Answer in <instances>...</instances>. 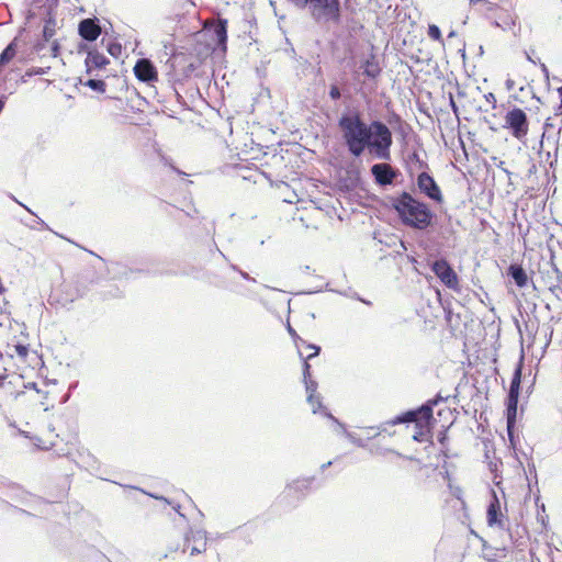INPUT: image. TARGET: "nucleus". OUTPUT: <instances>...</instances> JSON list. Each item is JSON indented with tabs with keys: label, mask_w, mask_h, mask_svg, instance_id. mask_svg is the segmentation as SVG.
Here are the masks:
<instances>
[{
	"label": "nucleus",
	"mask_w": 562,
	"mask_h": 562,
	"mask_svg": "<svg viewBox=\"0 0 562 562\" xmlns=\"http://www.w3.org/2000/svg\"><path fill=\"white\" fill-rule=\"evenodd\" d=\"M337 127L344 145L352 157L359 158L368 151L375 159H391L393 135L382 121L373 120L367 123L359 109L347 108L340 114Z\"/></svg>",
	"instance_id": "obj_1"
},
{
	"label": "nucleus",
	"mask_w": 562,
	"mask_h": 562,
	"mask_svg": "<svg viewBox=\"0 0 562 562\" xmlns=\"http://www.w3.org/2000/svg\"><path fill=\"white\" fill-rule=\"evenodd\" d=\"M390 205L397 213L402 224L407 227L425 231L432 223L434 213L428 205L406 191L390 196Z\"/></svg>",
	"instance_id": "obj_2"
},
{
	"label": "nucleus",
	"mask_w": 562,
	"mask_h": 562,
	"mask_svg": "<svg viewBox=\"0 0 562 562\" xmlns=\"http://www.w3.org/2000/svg\"><path fill=\"white\" fill-rule=\"evenodd\" d=\"M299 10H306L318 25L339 24L341 21L340 0H286Z\"/></svg>",
	"instance_id": "obj_3"
},
{
	"label": "nucleus",
	"mask_w": 562,
	"mask_h": 562,
	"mask_svg": "<svg viewBox=\"0 0 562 562\" xmlns=\"http://www.w3.org/2000/svg\"><path fill=\"white\" fill-rule=\"evenodd\" d=\"M307 348L313 349L314 351L305 358L303 357L302 352H300V357L303 359V381L307 393V402L312 405L313 413L317 414L324 408V406L322 404L321 396L316 394L317 382L311 378V366L308 360L316 357L319 353L321 348L312 344H308Z\"/></svg>",
	"instance_id": "obj_4"
},
{
	"label": "nucleus",
	"mask_w": 562,
	"mask_h": 562,
	"mask_svg": "<svg viewBox=\"0 0 562 562\" xmlns=\"http://www.w3.org/2000/svg\"><path fill=\"white\" fill-rule=\"evenodd\" d=\"M521 383V364H518L514 371L510 386L507 395L506 403V418H507V430L509 436L512 435V428L516 423L517 405L519 397V390Z\"/></svg>",
	"instance_id": "obj_5"
},
{
	"label": "nucleus",
	"mask_w": 562,
	"mask_h": 562,
	"mask_svg": "<svg viewBox=\"0 0 562 562\" xmlns=\"http://www.w3.org/2000/svg\"><path fill=\"white\" fill-rule=\"evenodd\" d=\"M439 400H441L440 396L436 400L429 401L416 411H408L396 416L395 419L392 420V424L415 423L416 427L423 428L432 418V406L436 405Z\"/></svg>",
	"instance_id": "obj_6"
},
{
	"label": "nucleus",
	"mask_w": 562,
	"mask_h": 562,
	"mask_svg": "<svg viewBox=\"0 0 562 562\" xmlns=\"http://www.w3.org/2000/svg\"><path fill=\"white\" fill-rule=\"evenodd\" d=\"M512 132V135L518 139L525 137L528 133V119L526 113L519 109L514 108L505 115V125Z\"/></svg>",
	"instance_id": "obj_7"
},
{
	"label": "nucleus",
	"mask_w": 562,
	"mask_h": 562,
	"mask_svg": "<svg viewBox=\"0 0 562 562\" xmlns=\"http://www.w3.org/2000/svg\"><path fill=\"white\" fill-rule=\"evenodd\" d=\"M431 270L447 288L451 290H458V274L446 259L435 260L431 263Z\"/></svg>",
	"instance_id": "obj_8"
},
{
	"label": "nucleus",
	"mask_w": 562,
	"mask_h": 562,
	"mask_svg": "<svg viewBox=\"0 0 562 562\" xmlns=\"http://www.w3.org/2000/svg\"><path fill=\"white\" fill-rule=\"evenodd\" d=\"M371 175L374 182L380 187L392 186L397 177L401 175L400 170L392 167L387 162L374 164L371 169Z\"/></svg>",
	"instance_id": "obj_9"
},
{
	"label": "nucleus",
	"mask_w": 562,
	"mask_h": 562,
	"mask_svg": "<svg viewBox=\"0 0 562 562\" xmlns=\"http://www.w3.org/2000/svg\"><path fill=\"white\" fill-rule=\"evenodd\" d=\"M492 499L487 506L486 519L490 527L506 529L507 519L502 513L499 499L495 491H491Z\"/></svg>",
	"instance_id": "obj_10"
},
{
	"label": "nucleus",
	"mask_w": 562,
	"mask_h": 562,
	"mask_svg": "<svg viewBox=\"0 0 562 562\" xmlns=\"http://www.w3.org/2000/svg\"><path fill=\"white\" fill-rule=\"evenodd\" d=\"M417 186L422 193L436 202L442 201L440 188L435 179L427 172H422L417 177Z\"/></svg>",
	"instance_id": "obj_11"
},
{
	"label": "nucleus",
	"mask_w": 562,
	"mask_h": 562,
	"mask_svg": "<svg viewBox=\"0 0 562 562\" xmlns=\"http://www.w3.org/2000/svg\"><path fill=\"white\" fill-rule=\"evenodd\" d=\"M135 77L143 82H154L158 79V74L154 64L147 58H140L134 66Z\"/></svg>",
	"instance_id": "obj_12"
},
{
	"label": "nucleus",
	"mask_w": 562,
	"mask_h": 562,
	"mask_svg": "<svg viewBox=\"0 0 562 562\" xmlns=\"http://www.w3.org/2000/svg\"><path fill=\"white\" fill-rule=\"evenodd\" d=\"M78 34L87 42H94L101 34L100 22L97 18H87L79 22Z\"/></svg>",
	"instance_id": "obj_13"
},
{
	"label": "nucleus",
	"mask_w": 562,
	"mask_h": 562,
	"mask_svg": "<svg viewBox=\"0 0 562 562\" xmlns=\"http://www.w3.org/2000/svg\"><path fill=\"white\" fill-rule=\"evenodd\" d=\"M186 542L193 541L195 544L191 548V555H196L206 550V531L205 530H196L186 533L184 537Z\"/></svg>",
	"instance_id": "obj_14"
},
{
	"label": "nucleus",
	"mask_w": 562,
	"mask_h": 562,
	"mask_svg": "<svg viewBox=\"0 0 562 562\" xmlns=\"http://www.w3.org/2000/svg\"><path fill=\"white\" fill-rule=\"evenodd\" d=\"M87 72L90 74L93 69H102L110 64L106 56L98 50H89L85 60Z\"/></svg>",
	"instance_id": "obj_15"
},
{
	"label": "nucleus",
	"mask_w": 562,
	"mask_h": 562,
	"mask_svg": "<svg viewBox=\"0 0 562 562\" xmlns=\"http://www.w3.org/2000/svg\"><path fill=\"white\" fill-rule=\"evenodd\" d=\"M216 44L224 52L227 47V20L218 18L213 25Z\"/></svg>",
	"instance_id": "obj_16"
},
{
	"label": "nucleus",
	"mask_w": 562,
	"mask_h": 562,
	"mask_svg": "<svg viewBox=\"0 0 562 562\" xmlns=\"http://www.w3.org/2000/svg\"><path fill=\"white\" fill-rule=\"evenodd\" d=\"M487 19L492 21V24L495 27H499L503 31H508L515 26L517 16L505 11L499 15H487Z\"/></svg>",
	"instance_id": "obj_17"
},
{
	"label": "nucleus",
	"mask_w": 562,
	"mask_h": 562,
	"mask_svg": "<svg viewBox=\"0 0 562 562\" xmlns=\"http://www.w3.org/2000/svg\"><path fill=\"white\" fill-rule=\"evenodd\" d=\"M546 286H553L562 283V272L551 262L547 269L540 271Z\"/></svg>",
	"instance_id": "obj_18"
},
{
	"label": "nucleus",
	"mask_w": 562,
	"mask_h": 562,
	"mask_svg": "<svg viewBox=\"0 0 562 562\" xmlns=\"http://www.w3.org/2000/svg\"><path fill=\"white\" fill-rule=\"evenodd\" d=\"M561 131H562V127L560 126L557 131L558 139L552 140V144L555 146V151L558 150V146L561 142ZM554 135H555L554 124L550 123L549 120H547V122L544 123V126H543L541 147H543L546 144L550 145L551 139H553Z\"/></svg>",
	"instance_id": "obj_19"
},
{
	"label": "nucleus",
	"mask_w": 562,
	"mask_h": 562,
	"mask_svg": "<svg viewBox=\"0 0 562 562\" xmlns=\"http://www.w3.org/2000/svg\"><path fill=\"white\" fill-rule=\"evenodd\" d=\"M507 276L514 280L518 288H525L528 283V276L520 265H510L507 269Z\"/></svg>",
	"instance_id": "obj_20"
},
{
	"label": "nucleus",
	"mask_w": 562,
	"mask_h": 562,
	"mask_svg": "<svg viewBox=\"0 0 562 562\" xmlns=\"http://www.w3.org/2000/svg\"><path fill=\"white\" fill-rule=\"evenodd\" d=\"M314 477H304L293 481L291 484L286 486L285 492L291 495L292 493H303L307 491L312 483L314 482Z\"/></svg>",
	"instance_id": "obj_21"
},
{
	"label": "nucleus",
	"mask_w": 562,
	"mask_h": 562,
	"mask_svg": "<svg viewBox=\"0 0 562 562\" xmlns=\"http://www.w3.org/2000/svg\"><path fill=\"white\" fill-rule=\"evenodd\" d=\"M363 75L367 76L368 78H376L380 72H381V68L378 64V61L374 59L373 56H371V58L367 59L364 61V66H363Z\"/></svg>",
	"instance_id": "obj_22"
},
{
	"label": "nucleus",
	"mask_w": 562,
	"mask_h": 562,
	"mask_svg": "<svg viewBox=\"0 0 562 562\" xmlns=\"http://www.w3.org/2000/svg\"><path fill=\"white\" fill-rule=\"evenodd\" d=\"M48 18L45 20V24L43 27V37L44 41H49L56 33V20L52 15L50 10L47 11Z\"/></svg>",
	"instance_id": "obj_23"
},
{
	"label": "nucleus",
	"mask_w": 562,
	"mask_h": 562,
	"mask_svg": "<svg viewBox=\"0 0 562 562\" xmlns=\"http://www.w3.org/2000/svg\"><path fill=\"white\" fill-rule=\"evenodd\" d=\"M85 282H94V271H86L85 273H82L79 278V280L77 281V296L78 297H81L86 294L87 292V288H83L81 289L82 284Z\"/></svg>",
	"instance_id": "obj_24"
},
{
	"label": "nucleus",
	"mask_w": 562,
	"mask_h": 562,
	"mask_svg": "<svg viewBox=\"0 0 562 562\" xmlns=\"http://www.w3.org/2000/svg\"><path fill=\"white\" fill-rule=\"evenodd\" d=\"M15 53V41H13L0 54V65L8 64L14 57Z\"/></svg>",
	"instance_id": "obj_25"
},
{
	"label": "nucleus",
	"mask_w": 562,
	"mask_h": 562,
	"mask_svg": "<svg viewBox=\"0 0 562 562\" xmlns=\"http://www.w3.org/2000/svg\"><path fill=\"white\" fill-rule=\"evenodd\" d=\"M471 4L483 3L485 5V13L487 15H495L494 11L501 9L497 3L491 2L488 0H470Z\"/></svg>",
	"instance_id": "obj_26"
},
{
	"label": "nucleus",
	"mask_w": 562,
	"mask_h": 562,
	"mask_svg": "<svg viewBox=\"0 0 562 562\" xmlns=\"http://www.w3.org/2000/svg\"><path fill=\"white\" fill-rule=\"evenodd\" d=\"M85 86L89 87L93 91L101 93L105 92L106 89L105 82L101 79H89L85 82Z\"/></svg>",
	"instance_id": "obj_27"
},
{
	"label": "nucleus",
	"mask_w": 562,
	"mask_h": 562,
	"mask_svg": "<svg viewBox=\"0 0 562 562\" xmlns=\"http://www.w3.org/2000/svg\"><path fill=\"white\" fill-rule=\"evenodd\" d=\"M50 70V67H32L26 70L25 76L33 77V76H41L46 75Z\"/></svg>",
	"instance_id": "obj_28"
},
{
	"label": "nucleus",
	"mask_w": 562,
	"mask_h": 562,
	"mask_svg": "<svg viewBox=\"0 0 562 562\" xmlns=\"http://www.w3.org/2000/svg\"><path fill=\"white\" fill-rule=\"evenodd\" d=\"M108 52L111 56L117 58L122 53V46L120 43H110L108 45Z\"/></svg>",
	"instance_id": "obj_29"
},
{
	"label": "nucleus",
	"mask_w": 562,
	"mask_h": 562,
	"mask_svg": "<svg viewBox=\"0 0 562 562\" xmlns=\"http://www.w3.org/2000/svg\"><path fill=\"white\" fill-rule=\"evenodd\" d=\"M428 35H429L430 38H432L435 41H440L441 40V31L435 24L429 25V27H428Z\"/></svg>",
	"instance_id": "obj_30"
},
{
	"label": "nucleus",
	"mask_w": 562,
	"mask_h": 562,
	"mask_svg": "<svg viewBox=\"0 0 562 562\" xmlns=\"http://www.w3.org/2000/svg\"><path fill=\"white\" fill-rule=\"evenodd\" d=\"M329 98L334 101H337L341 98L340 89L337 85H331L329 89Z\"/></svg>",
	"instance_id": "obj_31"
},
{
	"label": "nucleus",
	"mask_w": 562,
	"mask_h": 562,
	"mask_svg": "<svg viewBox=\"0 0 562 562\" xmlns=\"http://www.w3.org/2000/svg\"><path fill=\"white\" fill-rule=\"evenodd\" d=\"M548 289L559 301H562V283L548 286Z\"/></svg>",
	"instance_id": "obj_32"
},
{
	"label": "nucleus",
	"mask_w": 562,
	"mask_h": 562,
	"mask_svg": "<svg viewBox=\"0 0 562 562\" xmlns=\"http://www.w3.org/2000/svg\"><path fill=\"white\" fill-rule=\"evenodd\" d=\"M47 42L48 41H44V37L42 36V38L37 40L36 43L33 45V52L41 55Z\"/></svg>",
	"instance_id": "obj_33"
},
{
	"label": "nucleus",
	"mask_w": 562,
	"mask_h": 562,
	"mask_svg": "<svg viewBox=\"0 0 562 562\" xmlns=\"http://www.w3.org/2000/svg\"><path fill=\"white\" fill-rule=\"evenodd\" d=\"M50 50H52V56L53 57H57L59 55L60 45H59V43L57 41L53 42Z\"/></svg>",
	"instance_id": "obj_34"
},
{
	"label": "nucleus",
	"mask_w": 562,
	"mask_h": 562,
	"mask_svg": "<svg viewBox=\"0 0 562 562\" xmlns=\"http://www.w3.org/2000/svg\"><path fill=\"white\" fill-rule=\"evenodd\" d=\"M484 98H485L486 102L492 104V108H496V98H495L494 93L488 92L484 95Z\"/></svg>",
	"instance_id": "obj_35"
},
{
	"label": "nucleus",
	"mask_w": 562,
	"mask_h": 562,
	"mask_svg": "<svg viewBox=\"0 0 562 562\" xmlns=\"http://www.w3.org/2000/svg\"><path fill=\"white\" fill-rule=\"evenodd\" d=\"M389 123L390 124H393V123L403 124V120L398 114L392 113L391 117L389 119Z\"/></svg>",
	"instance_id": "obj_36"
},
{
	"label": "nucleus",
	"mask_w": 562,
	"mask_h": 562,
	"mask_svg": "<svg viewBox=\"0 0 562 562\" xmlns=\"http://www.w3.org/2000/svg\"><path fill=\"white\" fill-rule=\"evenodd\" d=\"M319 413L324 414L326 417H328L329 419H331L335 423H337L339 427H342V424L339 423L329 412H327V409L325 407Z\"/></svg>",
	"instance_id": "obj_37"
},
{
	"label": "nucleus",
	"mask_w": 562,
	"mask_h": 562,
	"mask_svg": "<svg viewBox=\"0 0 562 562\" xmlns=\"http://www.w3.org/2000/svg\"><path fill=\"white\" fill-rule=\"evenodd\" d=\"M319 413L324 414L326 417H328L329 419H331L335 423H337L339 427H342V424L339 423L329 412H327V409L325 407Z\"/></svg>",
	"instance_id": "obj_38"
},
{
	"label": "nucleus",
	"mask_w": 562,
	"mask_h": 562,
	"mask_svg": "<svg viewBox=\"0 0 562 562\" xmlns=\"http://www.w3.org/2000/svg\"><path fill=\"white\" fill-rule=\"evenodd\" d=\"M450 108H451L452 112H453L456 115H458V113H459V108H458L457 103L454 102L452 94H450Z\"/></svg>",
	"instance_id": "obj_39"
},
{
	"label": "nucleus",
	"mask_w": 562,
	"mask_h": 562,
	"mask_svg": "<svg viewBox=\"0 0 562 562\" xmlns=\"http://www.w3.org/2000/svg\"><path fill=\"white\" fill-rule=\"evenodd\" d=\"M347 436L357 446H359V447H364L366 446L363 440L355 438L351 434H348Z\"/></svg>",
	"instance_id": "obj_40"
},
{
	"label": "nucleus",
	"mask_w": 562,
	"mask_h": 562,
	"mask_svg": "<svg viewBox=\"0 0 562 562\" xmlns=\"http://www.w3.org/2000/svg\"><path fill=\"white\" fill-rule=\"evenodd\" d=\"M288 331H289V334L292 336V338H293L295 341H296L297 339L302 340V339L297 336L296 331L291 327V325H290V324L288 325Z\"/></svg>",
	"instance_id": "obj_41"
},
{
	"label": "nucleus",
	"mask_w": 562,
	"mask_h": 562,
	"mask_svg": "<svg viewBox=\"0 0 562 562\" xmlns=\"http://www.w3.org/2000/svg\"><path fill=\"white\" fill-rule=\"evenodd\" d=\"M423 436H424V432L420 430V431L415 432V434L413 435V439H414L415 441L422 442V441H424Z\"/></svg>",
	"instance_id": "obj_42"
},
{
	"label": "nucleus",
	"mask_w": 562,
	"mask_h": 562,
	"mask_svg": "<svg viewBox=\"0 0 562 562\" xmlns=\"http://www.w3.org/2000/svg\"><path fill=\"white\" fill-rule=\"evenodd\" d=\"M239 274L247 281H252L255 282V279L251 278L247 272L243 271V270H238Z\"/></svg>",
	"instance_id": "obj_43"
},
{
	"label": "nucleus",
	"mask_w": 562,
	"mask_h": 562,
	"mask_svg": "<svg viewBox=\"0 0 562 562\" xmlns=\"http://www.w3.org/2000/svg\"><path fill=\"white\" fill-rule=\"evenodd\" d=\"M540 68H541L542 74L544 75V77L548 79L549 78V69L546 66V64L540 63Z\"/></svg>",
	"instance_id": "obj_44"
},
{
	"label": "nucleus",
	"mask_w": 562,
	"mask_h": 562,
	"mask_svg": "<svg viewBox=\"0 0 562 562\" xmlns=\"http://www.w3.org/2000/svg\"><path fill=\"white\" fill-rule=\"evenodd\" d=\"M412 159L416 160L419 164L420 167H423L425 165V162L419 159V156H418L417 153H413Z\"/></svg>",
	"instance_id": "obj_45"
},
{
	"label": "nucleus",
	"mask_w": 562,
	"mask_h": 562,
	"mask_svg": "<svg viewBox=\"0 0 562 562\" xmlns=\"http://www.w3.org/2000/svg\"><path fill=\"white\" fill-rule=\"evenodd\" d=\"M78 50H79V53H82V52H87L88 53L89 48H88L87 44L81 43L78 46Z\"/></svg>",
	"instance_id": "obj_46"
},
{
	"label": "nucleus",
	"mask_w": 562,
	"mask_h": 562,
	"mask_svg": "<svg viewBox=\"0 0 562 562\" xmlns=\"http://www.w3.org/2000/svg\"><path fill=\"white\" fill-rule=\"evenodd\" d=\"M507 90H512L514 88V81L512 79L506 80Z\"/></svg>",
	"instance_id": "obj_47"
},
{
	"label": "nucleus",
	"mask_w": 562,
	"mask_h": 562,
	"mask_svg": "<svg viewBox=\"0 0 562 562\" xmlns=\"http://www.w3.org/2000/svg\"><path fill=\"white\" fill-rule=\"evenodd\" d=\"M173 509L181 516V517H184V515L182 513H180V505L177 504V505H173Z\"/></svg>",
	"instance_id": "obj_48"
},
{
	"label": "nucleus",
	"mask_w": 562,
	"mask_h": 562,
	"mask_svg": "<svg viewBox=\"0 0 562 562\" xmlns=\"http://www.w3.org/2000/svg\"><path fill=\"white\" fill-rule=\"evenodd\" d=\"M526 58L528 61L536 64V61L532 59V57L528 54V52H525Z\"/></svg>",
	"instance_id": "obj_49"
},
{
	"label": "nucleus",
	"mask_w": 562,
	"mask_h": 562,
	"mask_svg": "<svg viewBox=\"0 0 562 562\" xmlns=\"http://www.w3.org/2000/svg\"><path fill=\"white\" fill-rule=\"evenodd\" d=\"M18 351H19V353H23V352L25 353L26 352V348L22 347V346H19L18 347Z\"/></svg>",
	"instance_id": "obj_50"
},
{
	"label": "nucleus",
	"mask_w": 562,
	"mask_h": 562,
	"mask_svg": "<svg viewBox=\"0 0 562 562\" xmlns=\"http://www.w3.org/2000/svg\"><path fill=\"white\" fill-rule=\"evenodd\" d=\"M503 3L508 4L510 9L514 8V4L509 2V0H501Z\"/></svg>",
	"instance_id": "obj_51"
},
{
	"label": "nucleus",
	"mask_w": 562,
	"mask_h": 562,
	"mask_svg": "<svg viewBox=\"0 0 562 562\" xmlns=\"http://www.w3.org/2000/svg\"><path fill=\"white\" fill-rule=\"evenodd\" d=\"M559 95L561 98V106H562V86L558 88Z\"/></svg>",
	"instance_id": "obj_52"
},
{
	"label": "nucleus",
	"mask_w": 562,
	"mask_h": 562,
	"mask_svg": "<svg viewBox=\"0 0 562 562\" xmlns=\"http://www.w3.org/2000/svg\"><path fill=\"white\" fill-rule=\"evenodd\" d=\"M330 464H331V462H330V461H329V462H327V463H324V464L322 465V469L324 470V469L328 468Z\"/></svg>",
	"instance_id": "obj_53"
},
{
	"label": "nucleus",
	"mask_w": 562,
	"mask_h": 562,
	"mask_svg": "<svg viewBox=\"0 0 562 562\" xmlns=\"http://www.w3.org/2000/svg\"><path fill=\"white\" fill-rule=\"evenodd\" d=\"M231 268H232L233 270H235V271L240 270L236 265H233V263L231 265Z\"/></svg>",
	"instance_id": "obj_54"
},
{
	"label": "nucleus",
	"mask_w": 562,
	"mask_h": 562,
	"mask_svg": "<svg viewBox=\"0 0 562 562\" xmlns=\"http://www.w3.org/2000/svg\"><path fill=\"white\" fill-rule=\"evenodd\" d=\"M528 467H529V472L530 473H531V471L536 472V467L535 465H532V467L528 465Z\"/></svg>",
	"instance_id": "obj_55"
},
{
	"label": "nucleus",
	"mask_w": 562,
	"mask_h": 562,
	"mask_svg": "<svg viewBox=\"0 0 562 562\" xmlns=\"http://www.w3.org/2000/svg\"><path fill=\"white\" fill-rule=\"evenodd\" d=\"M454 34H456L454 31H451L448 36L449 37L454 36Z\"/></svg>",
	"instance_id": "obj_56"
},
{
	"label": "nucleus",
	"mask_w": 562,
	"mask_h": 562,
	"mask_svg": "<svg viewBox=\"0 0 562 562\" xmlns=\"http://www.w3.org/2000/svg\"><path fill=\"white\" fill-rule=\"evenodd\" d=\"M3 376L0 375V385H2Z\"/></svg>",
	"instance_id": "obj_57"
},
{
	"label": "nucleus",
	"mask_w": 562,
	"mask_h": 562,
	"mask_svg": "<svg viewBox=\"0 0 562 562\" xmlns=\"http://www.w3.org/2000/svg\"><path fill=\"white\" fill-rule=\"evenodd\" d=\"M40 223L45 226L46 224L44 223V221L40 220Z\"/></svg>",
	"instance_id": "obj_58"
},
{
	"label": "nucleus",
	"mask_w": 562,
	"mask_h": 562,
	"mask_svg": "<svg viewBox=\"0 0 562 562\" xmlns=\"http://www.w3.org/2000/svg\"><path fill=\"white\" fill-rule=\"evenodd\" d=\"M3 65H0V68L2 67Z\"/></svg>",
	"instance_id": "obj_59"
}]
</instances>
